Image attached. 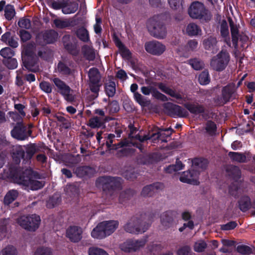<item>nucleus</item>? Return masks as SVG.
<instances>
[{
  "mask_svg": "<svg viewBox=\"0 0 255 255\" xmlns=\"http://www.w3.org/2000/svg\"><path fill=\"white\" fill-rule=\"evenodd\" d=\"M173 110L175 113L180 117H184L188 115L187 112L179 106H174Z\"/></svg>",
  "mask_w": 255,
  "mask_h": 255,
  "instance_id": "6e6d98bb",
  "label": "nucleus"
},
{
  "mask_svg": "<svg viewBox=\"0 0 255 255\" xmlns=\"http://www.w3.org/2000/svg\"><path fill=\"white\" fill-rule=\"evenodd\" d=\"M148 226V225L142 223L140 219L133 217L128 221L123 228L127 233L139 234L145 232L147 230Z\"/></svg>",
  "mask_w": 255,
  "mask_h": 255,
  "instance_id": "20e7f679",
  "label": "nucleus"
},
{
  "mask_svg": "<svg viewBox=\"0 0 255 255\" xmlns=\"http://www.w3.org/2000/svg\"><path fill=\"white\" fill-rule=\"evenodd\" d=\"M220 31L222 36L224 37L229 36V31L228 23L226 21L223 20L222 21L220 26Z\"/></svg>",
  "mask_w": 255,
  "mask_h": 255,
  "instance_id": "09e8293b",
  "label": "nucleus"
},
{
  "mask_svg": "<svg viewBox=\"0 0 255 255\" xmlns=\"http://www.w3.org/2000/svg\"><path fill=\"white\" fill-rule=\"evenodd\" d=\"M88 253L89 255H109L104 250L96 247L89 248Z\"/></svg>",
  "mask_w": 255,
  "mask_h": 255,
  "instance_id": "49530a36",
  "label": "nucleus"
},
{
  "mask_svg": "<svg viewBox=\"0 0 255 255\" xmlns=\"http://www.w3.org/2000/svg\"><path fill=\"white\" fill-rule=\"evenodd\" d=\"M146 243L145 240H128L125 242L121 249L125 252L135 251L143 247Z\"/></svg>",
  "mask_w": 255,
  "mask_h": 255,
  "instance_id": "4468645a",
  "label": "nucleus"
},
{
  "mask_svg": "<svg viewBox=\"0 0 255 255\" xmlns=\"http://www.w3.org/2000/svg\"><path fill=\"white\" fill-rule=\"evenodd\" d=\"M24 151L23 147L20 145H15L12 148V157L16 162H18L20 159L23 158Z\"/></svg>",
  "mask_w": 255,
  "mask_h": 255,
  "instance_id": "393cba45",
  "label": "nucleus"
},
{
  "mask_svg": "<svg viewBox=\"0 0 255 255\" xmlns=\"http://www.w3.org/2000/svg\"><path fill=\"white\" fill-rule=\"evenodd\" d=\"M118 179L114 177H106L100 178L99 181L102 184L104 190H106L109 187L113 188L117 186L118 185Z\"/></svg>",
  "mask_w": 255,
  "mask_h": 255,
  "instance_id": "aec40b11",
  "label": "nucleus"
},
{
  "mask_svg": "<svg viewBox=\"0 0 255 255\" xmlns=\"http://www.w3.org/2000/svg\"><path fill=\"white\" fill-rule=\"evenodd\" d=\"M92 170L93 169L91 167L88 166L79 167L76 169L75 173L77 174V176L83 177L85 175H88Z\"/></svg>",
  "mask_w": 255,
  "mask_h": 255,
  "instance_id": "79ce46f5",
  "label": "nucleus"
},
{
  "mask_svg": "<svg viewBox=\"0 0 255 255\" xmlns=\"http://www.w3.org/2000/svg\"><path fill=\"white\" fill-rule=\"evenodd\" d=\"M35 255H52V252L50 248H41L36 250Z\"/></svg>",
  "mask_w": 255,
  "mask_h": 255,
  "instance_id": "5fc2aeb1",
  "label": "nucleus"
},
{
  "mask_svg": "<svg viewBox=\"0 0 255 255\" xmlns=\"http://www.w3.org/2000/svg\"><path fill=\"white\" fill-rule=\"evenodd\" d=\"M229 155L232 159L236 161L242 162H245L246 160V157L244 154L238 152H230Z\"/></svg>",
  "mask_w": 255,
  "mask_h": 255,
  "instance_id": "37998d69",
  "label": "nucleus"
},
{
  "mask_svg": "<svg viewBox=\"0 0 255 255\" xmlns=\"http://www.w3.org/2000/svg\"><path fill=\"white\" fill-rule=\"evenodd\" d=\"M115 42L116 46L119 48V51L122 56L125 58H128L130 57V53L128 49L118 39L115 38Z\"/></svg>",
  "mask_w": 255,
  "mask_h": 255,
  "instance_id": "bb28decb",
  "label": "nucleus"
},
{
  "mask_svg": "<svg viewBox=\"0 0 255 255\" xmlns=\"http://www.w3.org/2000/svg\"><path fill=\"white\" fill-rule=\"evenodd\" d=\"M119 222L116 220L106 221L99 223L91 232L95 239H103L112 234L118 228Z\"/></svg>",
  "mask_w": 255,
  "mask_h": 255,
  "instance_id": "f257e3e1",
  "label": "nucleus"
},
{
  "mask_svg": "<svg viewBox=\"0 0 255 255\" xmlns=\"http://www.w3.org/2000/svg\"><path fill=\"white\" fill-rule=\"evenodd\" d=\"M172 131L173 130L171 128L160 129L158 132L153 133L151 135H145L142 137L137 135L135 136V138L138 140L140 142H143L145 140L150 139H152L155 140L158 139L159 137L162 138L169 136Z\"/></svg>",
  "mask_w": 255,
  "mask_h": 255,
  "instance_id": "f8f14e48",
  "label": "nucleus"
},
{
  "mask_svg": "<svg viewBox=\"0 0 255 255\" xmlns=\"http://www.w3.org/2000/svg\"><path fill=\"white\" fill-rule=\"evenodd\" d=\"M109 108L110 109V112L111 113H116L119 110L118 104L116 101L111 102L109 105Z\"/></svg>",
  "mask_w": 255,
  "mask_h": 255,
  "instance_id": "0e129e2a",
  "label": "nucleus"
},
{
  "mask_svg": "<svg viewBox=\"0 0 255 255\" xmlns=\"http://www.w3.org/2000/svg\"><path fill=\"white\" fill-rule=\"evenodd\" d=\"M57 33L53 30L39 33L36 38L37 43L40 44L51 43L55 41Z\"/></svg>",
  "mask_w": 255,
  "mask_h": 255,
  "instance_id": "ddd939ff",
  "label": "nucleus"
},
{
  "mask_svg": "<svg viewBox=\"0 0 255 255\" xmlns=\"http://www.w3.org/2000/svg\"><path fill=\"white\" fill-rule=\"evenodd\" d=\"M25 127L18 123L16 127L11 130V134L12 137L19 140H24L26 138L25 134Z\"/></svg>",
  "mask_w": 255,
  "mask_h": 255,
  "instance_id": "a211bd4d",
  "label": "nucleus"
},
{
  "mask_svg": "<svg viewBox=\"0 0 255 255\" xmlns=\"http://www.w3.org/2000/svg\"><path fill=\"white\" fill-rule=\"evenodd\" d=\"M19 36L21 40L23 41H26L31 38V34L28 31L21 30L19 32Z\"/></svg>",
  "mask_w": 255,
  "mask_h": 255,
  "instance_id": "680f3d73",
  "label": "nucleus"
},
{
  "mask_svg": "<svg viewBox=\"0 0 255 255\" xmlns=\"http://www.w3.org/2000/svg\"><path fill=\"white\" fill-rule=\"evenodd\" d=\"M237 226V223L235 222H230L226 224L221 226V229L223 230H230L234 229Z\"/></svg>",
  "mask_w": 255,
  "mask_h": 255,
  "instance_id": "e2e57ef3",
  "label": "nucleus"
},
{
  "mask_svg": "<svg viewBox=\"0 0 255 255\" xmlns=\"http://www.w3.org/2000/svg\"><path fill=\"white\" fill-rule=\"evenodd\" d=\"M5 65L9 68V69H14L16 68L17 66V61L14 58H10L7 59L4 61Z\"/></svg>",
  "mask_w": 255,
  "mask_h": 255,
  "instance_id": "4d7b16f0",
  "label": "nucleus"
},
{
  "mask_svg": "<svg viewBox=\"0 0 255 255\" xmlns=\"http://www.w3.org/2000/svg\"><path fill=\"white\" fill-rule=\"evenodd\" d=\"M54 23L57 27L60 28H63L75 25L74 21L71 19H56L54 20Z\"/></svg>",
  "mask_w": 255,
  "mask_h": 255,
  "instance_id": "a878e982",
  "label": "nucleus"
},
{
  "mask_svg": "<svg viewBox=\"0 0 255 255\" xmlns=\"http://www.w3.org/2000/svg\"><path fill=\"white\" fill-rule=\"evenodd\" d=\"M185 107L192 113L193 114H199L202 113L204 111L203 107L200 105L191 104H186Z\"/></svg>",
  "mask_w": 255,
  "mask_h": 255,
  "instance_id": "e433bc0d",
  "label": "nucleus"
},
{
  "mask_svg": "<svg viewBox=\"0 0 255 255\" xmlns=\"http://www.w3.org/2000/svg\"><path fill=\"white\" fill-rule=\"evenodd\" d=\"M18 25L21 28L29 29L31 27L30 20L28 18L22 17L18 21Z\"/></svg>",
  "mask_w": 255,
  "mask_h": 255,
  "instance_id": "3c124183",
  "label": "nucleus"
},
{
  "mask_svg": "<svg viewBox=\"0 0 255 255\" xmlns=\"http://www.w3.org/2000/svg\"><path fill=\"white\" fill-rule=\"evenodd\" d=\"M180 180L184 183H187L193 185H198V173L192 171L183 172L180 177Z\"/></svg>",
  "mask_w": 255,
  "mask_h": 255,
  "instance_id": "2eb2a0df",
  "label": "nucleus"
},
{
  "mask_svg": "<svg viewBox=\"0 0 255 255\" xmlns=\"http://www.w3.org/2000/svg\"><path fill=\"white\" fill-rule=\"evenodd\" d=\"M83 230L78 226H70L66 230V237L72 243L79 242L83 238Z\"/></svg>",
  "mask_w": 255,
  "mask_h": 255,
  "instance_id": "9d476101",
  "label": "nucleus"
},
{
  "mask_svg": "<svg viewBox=\"0 0 255 255\" xmlns=\"http://www.w3.org/2000/svg\"><path fill=\"white\" fill-rule=\"evenodd\" d=\"M0 54L5 59H10L14 55V51L9 47H5L0 51Z\"/></svg>",
  "mask_w": 255,
  "mask_h": 255,
  "instance_id": "c03bdc74",
  "label": "nucleus"
},
{
  "mask_svg": "<svg viewBox=\"0 0 255 255\" xmlns=\"http://www.w3.org/2000/svg\"><path fill=\"white\" fill-rule=\"evenodd\" d=\"M174 214L172 212H166L161 215V223L165 228L169 227L173 223Z\"/></svg>",
  "mask_w": 255,
  "mask_h": 255,
  "instance_id": "412c9836",
  "label": "nucleus"
},
{
  "mask_svg": "<svg viewBox=\"0 0 255 255\" xmlns=\"http://www.w3.org/2000/svg\"><path fill=\"white\" fill-rule=\"evenodd\" d=\"M183 168V165L181 161H177L175 165H171L166 167L165 171L167 173H172L174 172L180 170Z\"/></svg>",
  "mask_w": 255,
  "mask_h": 255,
  "instance_id": "a19ab883",
  "label": "nucleus"
},
{
  "mask_svg": "<svg viewBox=\"0 0 255 255\" xmlns=\"http://www.w3.org/2000/svg\"><path fill=\"white\" fill-rule=\"evenodd\" d=\"M205 129L207 132L209 134H213L216 131V126L214 123L208 121L206 124Z\"/></svg>",
  "mask_w": 255,
  "mask_h": 255,
  "instance_id": "864d4df0",
  "label": "nucleus"
},
{
  "mask_svg": "<svg viewBox=\"0 0 255 255\" xmlns=\"http://www.w3.org/2000/svg\"><path fill=\"white\" fill-rule=\"evenodd\" d=\"M117 77L122 80H125L128 76L126 72L123 70H120L117 73Z\"/></svg>",
  "mask_w": 255,
  "mask_h": 255,
  "instance_id": "338daca9",
  "label": "nucleus"
},
{
  "mask_svg": "<svg viewBox=\"0 0 255 255\" xmlns=\"http://www.w3.org/2000/svg\"><path fill=\"white\" fill-rule=\"evenodd\" d=\"M159 88L164 93L170 95L173 98H174L178 103L183 104L184 102H185V98L183 97L180 93L170 89L166 85L163 84H160L159 85Z\"/></svg>",
  "mask_w": 255,
  "mask_h": 255,
  "instance_id": "dca6fc26",
  "label": "nucleus"
},
{
  "mask_svg": "<svg viewBox=\"0 0 255 255\" xmlns=\"http://www.w3.org/2000/svg\"><path fill=\"white\" fill-rule=\"evenodd\" d=\"M229 20L231 27L232 41L233 44L236 45L237 44L239 35L238 28L237 27V26L234 24V22L232 20L231 18H229Z\"/></svg>",
  "mask_w": 255,
  "mask_h": 255,
  "instance_id": "c756f323",
  "label": "nucleus"
},
{
  "mask_svg": "<svg viewBox=\"0 0 255 255\" xmlns=\"http://www.w3.org/2000/svg\"><path fill=\"white\" fill-rule=\"evenodd\" d=\"M14 181L18 184L23 185L27 190H38L42 188L44 185L43 182L33 179L30 175V171L29 170H26L22 175L15 176L14 178Z\"/></svg>",
  "mask_w": 255,
  "mask_h": 255,
  "instance_id": "f03ea898",
  "label": "nucleus"
},
{
  "mask_svg": "<svg viewBox=\"0 0 255 255\" xmlns=\"http://www.w3.org/2000/svg\"><path fill=\"white\" fill-rule=\"evenodd\" d=\"M16 248L12 246H8L0 251V255H17Z\"/></svg>",
  "mask_w": 255,
  "mask_h": 255,
  "instance_id": "ea45409f",
  "label": "nucleus"
},
{
  "mask_svg": "<svg viewBox=\"0 0 255 255\" xmlns=\"http://www.w3.org/2000/svg\"><path fill=\"white\" fill-rule=\"evenodd\" d=\"M18 196V192L16 190L9 191L5 196L4 203L5 204H9L16 199Z\"/></svg>",
  "mask_w": 255,
  "mask_h": 255,
  "instance_id": "72a5a7b5",
  "label": "nucleus"
},
{
  "mask_svg": "<svg viewBox=\"0 0 255 255\" xmlns=\"http://www.w3.org/2000/svg\"><path fill=\"white\" fill-rule=\"evenodd\" d=\"M82 50L88 59L92 60L95 58V52L91 46L85 45L82 47Z\"/></svg>",
  "mask_w": 255,
  "mask_h": 255,
  "instance_id": "7c9ffc66",
  "label": "nucleus"
},
{
  "mask_svg": "<svg viewBox=\"0 0 255 255\" xmlns=\"http://www.w3.org/2000/svg\"><path fill=\"white\" fill-rule=\"evenodd\" d=\"M230 60L229 54L226 51H222L212 59L210 65L214 70L222 71L227 66Z\"/></svg>",
  "mask_w": 255,
  "mask_h": 255,
  "instance_id": "0eeeda50",
  "label": "nucleus"
},
{
  "mask_svg": "<svg viewBox=\"0 0 255 255\" xmlns=\"http://www.w3.org/2000/svg\"><path fill=\"white\" fill-rule=\"evenodd\" d=\"M41 89L47 93H50L52 92V86L47 82L43 81L40 84Z\"/></svg>",
  "mask_w": 255,
  "mask_h": 255,
  "instance_id": "bf43d9fd",
  "label": "nucleus"
},
{
  "mask_svg": "<svg viewBox=\"0 0 255 255\" xmlns=\"http://www.w3.org/2000/svg\"><path fill=\"white\" fill-rule=\"evenodd\" d=\"M188 13L190 16L194 19H199L208 21L211 18V14L206 9L204 5L198 1L193 2L189 10Z\"/></svg>",
  "mask_w": 255,
  "mask_h": 255,
  "instance_id": "39448f33",
  "label": "nucleus"
},
{
  "mask_svg": "<svg viewBox=\"0 0 255 255\" xmlns=\"http://www.w3.org/2000/svg\"><path fill=\"white\" fill-rule=\"evenodd\" d=\"M199 82L201 85H207L210 82L209 73L207 71L202 72L199 76Z\"/></svg>",
  "mask_w": 255,
  "mask_h": 255,
  "instance_id": "de8ad7c7",
  "label": "nucleus"
},
{
  "mask_svg": "<svg viewBox=\"0 0 255 255\" xmlns=\"http://www.w3.org/2000/svg\"><path fill=\"white\" fill-rule=\"evenodd\" d=\"M145 50L150 54L159 56L166 50V46L161 42L153 40L145 43L144 45Z\"/></svg>",
  "mask_w": 255,
  "mask_h": 255,
  "instance_id": "1a4fd4ad",
  "label": "nucleus"
},
{
  "mask_svg": "<svg viewBox=\"0 0 255 255\" xmlns=\"http://www.w3.org/2000/svg\"><path fill=\"white\" fill-rule=\"evenodd\" d=\"M207 247V243L204 240H200L196 241L193 246V249L195 252L201 253L205 251Z\"/></svg>",
  "mask_w": 255,
  "mask_h": 255,
  "instance_id": "f704fd0d",
  "label": "nucleus"
},
{
  "mask_svg": "<svg viewBox=\"0 0 255 255\" xmlns=\"http://www.w3.org/2000/svg\"><path fill=\"white\" fill-rule=\"evenodd\" d=\"M237 250L238 252L244 255H249L252 252L250 247L245 245L238 246Z\"/></svg>",
  "mask_w": 255,
  "mask_h": 255,
  "instance_id": "8fccbe9b",
  "label": "nucleus"
},
{
  "mask_svg": "<svg viewBox=\"0 0 255 255\" xmlns=\"http://www.w3.org/2000/svg\"><path fill=\"white\" fill-rule=\"evenodd\" d=\"M162 187V185L160 183H156L153 185H150L144 187L141 192V195L143 196H151L156 189Z\"/></svg>",
  "mask_w": 255,
  "mask_h": 255,
  "instance_id": "b1692460",
  "label": "nucleus"
},
{
  "mask_svg": "<svg viewBox=\"0 0 255 255\" xmlns=\"http://www.w3.org/2000/svg\"><path fill=\"white\" fill-rule=\"evenodd\" d=\"M4 16L8 20H11L16 13L14 6L10 4H8L4 7Z\"/></svg>",
  "mask_w": 255,
  "mask_h": 255,
  "instance_id": "2f4dec72",
  "label": "nucleus"
},
{
  "mask_svg": "<svg viewBox=\"0 0 255 255\" xmlns=\"http://www.w3.org/2000/svg\"><path fill=\"white\" fill-rule=\"evenodd\" d=\"M105 91L109 97H113L116 93V84L113 81L106 84Z\"/></svg>",
  "mask_w": 255,
  "mask_h": 255,
  "instance_id": "c9c22d12",
  "label": "nucleus"
},
{
  "mask_svg": "<svg viewBox=\"0 0 255 255\" xmlns=\"http://www.w3.org/2000/svg\"><path fill=\"white\" fill-rule=\"evenodd\" d=\"M78 8V4L76 2L70 1L63 3L62 12L66 14L73 13L77 11Z\"/></svg>",
  "mask_w": 255,
  "mask_h": 255,
  "instance_id": "4be33fe9",
  "label": "nucleus"
},
{
  "mask_svg": "<svg viewBox=\"0 0 255 255\" xmlns=\"http://www.w3.org/2000/svg\"><path fill=\"white\" fill-rule=\"evenodd\" d=\"M198 42L196 40H192L188 42V45L191 49H194L197 47Z\"/></svg>",
  "mask_w": 255,
  "mask_h": 255,
  "instance_id": "774afa93",
  "label": "nucleus"
},
{
  "mask_svg": "<svg viewBox=\"0 0 255 255\" xmlns=\"http://www.w3.org/2000/svg\"><path fill=\"white\" fill-rule=\"evenodd\" d=\"M216 39L214 37H209L204 40L203 44L205 48L208 50L213 49L216 44Z\"/></svg>",
  "mask_w": 255,
  "mask_h": 255,
  "instance_id": "a18cd8bd",
  "label": "nucleus"
},
{
  "mask_svg": "<svg viewBox=\"0 0 255 255\" xmlns=\"http://www.w3.org/2000/svg\"><path fill=\"white\" fill-rule=\"evenodd\" d=\"M105 122V118L94 117L91 118L88 124L92 128H97L102 127Z\"/></svg>",
  "mask_w": 255,
  "mask_h": 255,
  "instance_id": "cd10ccee",
  "label": "nucleus"
},
{
  "mask_svg": "<svg viewBox=\"0 0 255 255\" xmlns=\"http://www.w3.org/2000/svg\"><path fill=\"white\" fill-rule=\"evenodd\" d=\"M251 205L250 198L248 197H244L239 201V207L240 209L243 211H246Z\"/></svg>",
  "mask_w": 255,
  "mask_h": 255,
  "instance_id": "58836bf2",
  "label": "nucleus"
},
{
  "mask_svg": "<svg viewBox=\"0 0 255 255\" xmlns=\"http://www.w3.org/2000/svg\"><path fill=\"white\" fill-rule=\"evenodd\" d=\"M186 32L189 36H196L201 34L202 30L196 24L190 23L186 28Z\"/></svg>",
  "mask_w": 255,
  "mask_h": 255,
  "instance_id": "5701e85b",
  "label": "nucleus"
},
{
  "mask_svg": "<svg viewBox=\"0 0 255 255\" xmlns=\"http://www.w3.org/2000/svg\"><path fill=\"white\" fill-rule=\"evenodd\" d=\"M77 35L78 37L83 42H88L90 41L89 32L84 27L79 28L77 30Z\"/></svg>",
  "mask_w": 255,
  "mask_h": 255,
  "instance_id": "c85d7f7f",
  "label": "nucleus"
},
{
  "mask_svg": "<svg viewBox=\"0 0 255 255\" xmlns=\"http://www.w3.org/2000/svg\"><path fill=\"white\" fill-rule=\"evenodd\" d=\"M189 63L192 68L196 70H200L204 67L203 63L196 59L190 60Z\"/></svg>",
  "mask_w": 255,
  "mask_h": 255,
  "instance_id": "603ef678",
  "label": "nucleus"
},
{
  "mask_svg": "<svg viewBox=\"0 0 255 255\" xmlns=\"http://www.w3.org/2000/svg\"><path fill=\"white\" fill-rule=\"evenodd\" d=\"M234 91V86L232 85L226 86L223 88L222 95L225 102H227L229 100Z\"/></svg>",
  "mask_w": 255,
  "mask_h": 255,
  "instance_id": "473e14b6",
  "label": "nucleus"
},
{
  "mask_svg": "<svg viewBox=\"0 0 255 255\" xmlns=\"http://www.w3.org/2000/svg\"><path fill=\"white\" fill-rule=\"evenodd\" d=\"M52 81L57 88L58 92L63 96L65 100L70 102L75 100V96L69 86L58 78H53Z\"/></svg>",
  "mask_w": 255,
  "mask_h": 255,
  "instance_id": "6e6552de",
  "label": "nucleus"
},
{
  "mask_svg": "<svg viewBox=\"0 0 255 255\" xmlns=\"http://www.w3.org/2000/svg\"><path fill=\"white\" fill-rule=\"evenodd\" d=\"M57 70L62 74H69L70 73V69L62 63L58 64Z\"/></svg>",
  "mask_w": 255,
  "mask_h": 255,
  "instance_id": "052dcab7",
  "label": "nucleus"
},
{
  "mask_svg": "<svg viewBox=\"0 0 255 255\" xmlns=\"http://www.w3.org/2000/svg\"><path fill=\"white\" fill-rule=\"evenodd\" d=\"M208 164L206 159L201 158H195L192 161V171L198 173L205 169Z\"/></svg>",
  "mask_w": 255,
  "mask_h": 255,
  "instance_id": "f3484780",
  "label": "nucleus"
},
{
  "mask_svg": "<svg viewBox=\"0 0 255 255\" xmlns=\"http://www.w3.org/2000/svg\"><path fill=\"white\" fill-rule=\"evenodd\" d=\"M40 218L36 215L27 216H23L17 220V223L23 229L29 231H35L37 230L40 223Z\"/></svg>",
  "mask_w": 255,
  "mask_h": 255,
  "instance_id": "423d86ee",
  "label": "nucleus"
},
{
  "mask_svg": "<svg viewBox=\"0 0 255 255\" xmlns=\"http://www.w3.org/2000/svg\"><path fill=\"white\" fill-rule=\"evenodd\" d=\"M134 98L135 101L141 106H144L147 104V101L144 99L143 96L138 93H134Z\"/></svg>",
  "mask_w": 255,
  "mask_h": 255,
  "instance_id": "13d9d810",
  "label": "nucleus"
},
{
  "mask_svg": "<svg viewBox=\"0 0 255 255\" xmlns=\"http://www.w3.org/2000/svg\"><path fill=\"white\" fill-rule=\"evenodd\" d=\"M147 27L150 34L157 38L163 39L166 35V28L159 20L158 16L150 18L147 22Z\"/></svg>",
  "mask_w": 255,
  "mask_h": 255,
  "instance_id": "7ed1b4c3",
  "label": "nucleus"
},
{
  "mask_svg": "<svg viewBox=\"0 0 255 255\" xmlns=\"http://www.w3.org/2000/svg\"><path fill=\"white\" fill-rule=\"evenodd\" d=\"M89 77L90 79L89 86L90 90L92 92L96 94L95 97H97V94L100 86L99 84L100 76L98 69L94 68L90 69L89 72Z\"/></svg>",
  "mask_w": 255,
  "mask_h": 255,
  "instance_id": "9b49d317",
  "label": "nucleus"
},
{
  "mask_svg": "<svg viewBox=\"0 0 255 255\" xmlns=\"http://www.w3.org/2000/svg\"><path fill=\"white\" fill-rule=\"evenodd\" d=\"M168 2L172 9L181 10L183 9V0H168Z\"/></svg>",
  "mask_w": 255,
  "mask_h": 255,
  "instance_id": "4c0bfd02",
  "label": "nucleus"
},
{
  "mask_svg": "<svg viewBox=\"0 0 255 255\" xmlns=\"http://www.w3.org/2000/svg\"><path fill=\"white\" fill-rule=\"evenodd\" d=\"M141 91L144 95H148L150 93H152V95L157 99H160L162 101L167 100V97L165 96L154 90L151 87H142L141 88Z\"/></svg>",
  "mask_w": 255,
  "mask_h": 255,
  "instance_id": "6ab92c4d",
  "label": "nucleus"
},
{
  "mask_svg": "<svg viewBox=\"0 0 255 255\" xmlns=\"http://www.w3.org/2000/svg\"><path fill=\"white\" fill-rule=\"evenodd\" d=\"M190 251L188 247H184L179 249L177 252L178 255H188Z\"/></svg>",
  "mask_w": 255,
  "mask_h": 255,
  "instance_id": "69168bd1",
  "label": "nucleus"
}]
</instances>
